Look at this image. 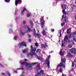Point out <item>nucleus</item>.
<instances>
[{"label":"nucleus","mask_w":76,"mask_h":76,"mask_svg":"<svg viewBox=\"0 0 76 76\" xmlns=\"http://www.w3.org/2000/svg\"><path fill=\"white\" fill-rule=\"evenodd\" d=\"M31 49L32 50L30 52V54H27V57H29V56H30L31 57H32L33 55H34L35 56L37 57L39 60L42 62L43 59H42V58L41 57L42 56V55L40 53L41 49H38L37 50V53H39V57H38V55H37V54L35 53V51H36V48H35L34 49L33 47H32V46H31Z\"/></svg>","instance_id":"nucleus-1"},{"label":"nucleus","mask_w":76,"mask_h":76,"mask_svg":"<svg viewBox=\"0 0 76 76\" xmlns=\"http://www.w3.org/2000/svg\"><path fill=\"white\" fill-rule=\"evenodd\" d=\"M27 61V59H25L24 61L22 62L21 63V64L23 66L25 64L26 66V67L27 70H31L32 69V66L33 65H35L36 64H38V62H35L32 63H28L26 62L25 61Z\"/></svg>","instance_id":"nucleus-2"},{"label":"nucleus","mask_w":76,"mask_h":76,"mask_svg":"<svg viewBox=\"0 0 76 76\" xmlns=\"http://www.w3.org/2000/svg\"><path fill=\"white\" fill-rule=\"evenodd\" d=\"M66 44L67 43V42H69V40L68 36L66 35L65 36L64 41H62L61 46L64 47V46L65 45V43H66Z\"/></svg>","instance_id":"nucleus-3"},{"label":"nucleus","mask_w":76,"mask_h":76,"mask_svg":"<svg viewBox=\"0 0 76 76\" xmlns=\"http://www.w3.org/2000/svg\"><path fill=\"white\" fill-rule=\"evenodd\" d=\"M50 58H51V55H49L48 57V59L46 60L45 62V64H47V66L48 68L50 67V61H49V60H50Z\"/></svg>","instance_id":"nucleus-4"},{"label":"nucleus","mask_w":76,"mask_h":76,"mask_svg":"<svg viewBox=\"0 0 76 76\" xmlns=\"http://www.w3.org/2000/svg\"><path fill=\"white\" fill-rule=\"evenodd\" d=\"M44 16L41 17V18H40V22L41 24L42 28H43L44 27V22L45 21L44 20Z\"/></svg>","instance_id":"nucleus-5"},{"label":"nucleus","mask_w":76,"mask_h":76,"mask_svg":"<svg viewBox=\"0 0 76 76\" xmlns=\"http://www.w3.org/2000/svg\"><path fill=\"white\" fill-rule=\"evenodd\" d=\"M63 64L62 63H61L60 64H59L57 66V68H60L59 71V72H60V73L63 72V69L61 68V67L63 66Z\"/></svg>","instance_id":"nucleus-6"},{"label":"nucleus","mask_w":76,"mask_h":76,"mask_svg":"<svg viewBox=\"0 0 76 76\" xmlns=\"http://www.w3.org/2000/svg\"><path fill=\"white\" fill-rule=\"evenodd\" d=\"M23 46L26 47V43L25 42H22L20 43L18 45L19 48H22Z\"/></svg>","instance_id":"nucleus-7"},{"label":"nucleus","mask_w":76,"mask_h":76,"mask_svg":"<svg viewBox=\"0 0 76 76\" xmlns=\"http://www.w3.org/2000/svg\"><path fill=\"white\" fill-rule=\"evenodd\" d=\"M34 32L33 35H34V37H37V36H38V38H40V37H41V35L40 34L36 33V31H35V28H34Z\"/></svg>","instance_id":"nucleus-8"},{"label":"nucleus","mask_w":76,"mask_h":76,"mask_svg":"<svg viewBox=\"0 0 76 76\" xmlns=\"http://www.w3.org/2000/svg\"><path fill=\"white\" fill-rule=\"evenodd\" d=\"M61 61L64 63L63 67L64 69H65L66 68V65H65L66 64V59L64 58H61Z\"/></svg>","instance_id":"nucleus-9"},{"label":"nucleus","mask_w":76,"mask_h":76,"mask_svg":"<svg viewBox=\"0 0 76 76\" xmlns=\"http://www.w3.org/2000/svg\"><path fill=\"white\" fill-rule=\"evenodd\" d=\"M22 3V0H15V5L16 6H17L18 4L19 3L20 4Z\"/></svg>","instance_id":"nucleus-10"},{"label":"nucleus","mask_w":76,"mask_h":76,"mask_svg":"<svg viewBox=\"0 0 76 76\" xmlns=\"http://www.w3.org/2000/svg\"><path fill=\"white\" fill-rule=\"evenodd\" d=\"M48 45L46 43H45L44 44H41V48H45L46 47H48Z\"/></svg>","instance_id":"nucleus-11"},{"label":"nucleus","mask_w":76,"mask_h":76,"mask_svg":"<svg viewBox=\"0 0 76 76\" xmlns=\"http://www.w3.org/2000/svg\"><path fill=\"white\" fill-rule=\"evenodd\" d=\"M74 7H75V5L72 4L70 10V11L71 12H72L74 10Z\"/></svg>","instance_id":"nucleus-12"},{"label":"nucleus","mask_w":76,"mask_h":76,"mask_svg":"<svg viewBox=\"0 0 76 76\" xmlns=\"http://www.w3.org/2000/svg\"><path fill=\"white\" fill-rule=\"evenodd\" d=\"M25 34V33L23 32L22 30H20V34L19 35L20 37H22L23 35H24Z\"/></svg>","instance_id":"nucleus-13"},{"label":"nucleus","mask_w":76,"mask_h":76,"mask_svg":"<svg viewBox=\"0 0 76 76\" xmlns=\"http://www.w3.org/2000/svg\"><path fill=\"white\" fill-rule=\"evenodd\" d=\"M70 51L72 53H76V50L75 48H73L70 50Z\"/></svg>","instance_id":"nucleus-14"},{"label":"nucleus","mask_w":76,"mask_h":76,"mask_svg":"<svg viewBox=\"0 0 76 76\" xmlns=\"http://www.w3.org/2000/svg\"><path fill=\"white\" fill-rule=\"evenodd\" d=\"M64 53H65V51H63L62 50H61L60 53V55L61 56H63L64 54Z\"/></svg>","instance_id":"nucleus-15"},{"label":"nucleus","mask_w":76,"mask_h":76,"mask_svg":"<svg viewBox=\"0 0 76 76\" xmlns=\"http://www.w3.org/2000/svg\"><path fill=\"white\" fill-rule=\"evenodd\" d=\"M73 57V56L71 55L70 53H68L66 55V58H68V57Z\"/></svg>","instance_id":"nucleus-16"},{"label":"nucleus","mask_w":76,"mask_h":76,"mask_svg":"<svg viewBox=\"0 0 76 76\" xmlns=\"http://www.w3.org/2000/svg\"><path fill=\"white\" fill-rule=\"evenodd\" d=\"M40 69V64H39L38 66H36V67L35 68V70H38V69Z\"/></svg>","instance_id":"nucleus-17"},{"label":"nucleus","mask_w":76,"mask_h":76,"mask_svg":"<svg viewBox=\"0 0 76 76\" xmlns=\"http://www.w3.org/2000/svg\"><path fill=\"white\" fill-rule=\"evenodd\" d=\"M28 48H26L22 50L23 53H26L28 52Z\"/></svg>","instance_id":"nucleus-18"},{"label":"nucleus","mask_w":76,"mask_h":76,"mask_svg":"<svg viewBox=\"0 0 76 76\" xmlns=\"http://www.w3.org/2000/svg\"><path fill=\"white\" fill-rule=\"evenodd\" d=\"M62 19H63V18H64V19L65 22H67V17H66V16L64 17V15H63L62 16Z\"/></svg>","instance_id":"nucleus-19"},{"label":"nucleus","mask_w":76,"mask_h":76,"mask_svg":"<svg viewBox=\"0 0 76 76\" xmlns=\"http://www.w3.org/2000/svg\"><path fill=\"white\" fill-rule=\"evenodd\" d=\"M64 7V9H67V5L65 4H64L63 5H62L61 6V7L62 9H63Z\"/></svg>","instance_id":"nucleus-20"},{"label":"nucleus","mask_w":76,"mask_h":76,"mask_svg":"<svg viewBox=\"0 0 76 76\" xmlns=\"http://www.w3.org/2000/svg\"><path fill=\"white\" fill-rule=\"evenodd\" d=\"M25 10H26V8H24L22 11H21V15H23V12H24Z\"/></svg>","instance_id":"nucleus-21"},{"label":"nucleus","mask_w":76,"mask_h":76,"mask_svg":"<svg viewBox=\"0 0 76 76\" xmlns=\"http://www.w3.org/2000/svg\"><path fill=\"white\" fill-rule=\"evenodd\" d=\"M40 73H41L42 76H45V75H44V70H41V71H40Z\"/></svg>","instance_id":"nucleus-22"},{"label":"nucleus","mask_w":76,"mask_h":76,"mask_svg":"<svg viewBox=\"0 0 76 76\" xmlns=\"http://www.w3.org/2000/svg\"><path fill=\"white\" fill-rule=\"evenodd\" d=\"M26 28H27V29H28L27 30V32H30V31H31V28H29V27H28V26H26Z\"/></svg>","instance_id":"nucleus-23"},{"label":"nucleus","mask_w":76,"mask_h":76,"mask_svg":"<svg viewBox=\"0 0 76 76\" xmlns=\"http://www.w3.org/2000/svg\"><path fill=\"white\" fill-rule=\"evenodd\" d=\"M42 34L43 35H46V31H45L44 29H43Z\"/></svg>","instance_id":"nucleus-24"},{"label":"nucleus","mask_w":76,"mask_h":76,"mask_svg":"<svg viewBox=\"0 0 76 76\" xmlns=\"http://www.w3.org/2000/svg\"><path fill=\"white\" fill-rule=\"evenodd\" d=\"M30 23L31 24V28H33V26H34V23H32V21H30Z\"/></svg>","instance_id":"nucleus-25"},{"label":"nucleus","mask_w":76,"mask_h":76,"mask_svg":"<svg viewBox=\"0 0 76 76\" xmlns=\"http://www.w3.org/2000/svg\"><path fill=\"white\" fill-rule=\"evenodd\" d=\"M71 29L72 28H69V29H67V34H70V32H69L71 30Z\"/></svg>","instance_id":"nucleus-26"},{"label":"nucleus","mask_w":76,"mask_h":76,"mask_svg":"<svg viewBox=\"0 0 76 76\" xmlns=\"http://www.w3.org/2000/svg\"><path fill=\"white\" fill-rule=\"evenodd\" d=\"M35 46L36 47H38L39 46V44L37 42H36L35 43Z\"/></svg>","instance_id":"nucleus-27"},{"label":"nucleus","mask_w":76,"mask_h":76,"mask_svg":"<svg viewBox=\"0 0 76 76\" xmlns=\"http://www.w3.org/2000/svg\"><path fill=\"white\" fill-rule=\"evenodd\" d=\"M69 38L68 37V39L69 40V42H70V40L69 39L71 38H72V34H69V35L68 36Z\"/></svg>","instance_id":"nucleus-28"},{"label":"nucleus","mask_w":76,"mask_h":76,"mask_svg":"<svg viewBox=\"0 0 76 76\" xmlns=\"http://www.w3.org/2000/svg\"><path fill=\"white\" fill-rule=\"evenodd\" d=\"M31 13H29L27 14V17H30L31 16Z\"/></svg>","instance_id":"nucleus-29"},{"label":"nucleus","mask_w":76,"mask_h":76,"mask_svg":"<svg viewBox=\"0 0 76 76\" xmlns=\"http://www.w3.org/2000/svg\"><path fill=\"white\" fill-rule=\"evenodd\" d=\"M10 1V0H4V1L5 3H9Z\"/></svg>","instance_id":"nucleus-30"},{"label":"nucleus","mask_w":76,"mask_h":76,"mask_svg":"<svg viewBox=\"0 0 76 76\" xmlns=\"http://www.w3.org/2000/svg\"><path fill=\"white\" fill-rule=\"evenodd\" d=\"M73 41H75L76 42V37H74L73 38Z\"/></svg>","instance_id":"nucleus-31"},{"label":"nucleus","mask_w":76,"mask_h":76,"mask_svg":"<svg viewBox=\"0 0 76 76\" xmlns=\"http://www.w3.org/2000/svg\"><path fill=\"white\" fill-rule=\"evenodd\" d=\"M68 47V48H72V45H69Z\"/></svg>","instance_id":"nucleus-32"},{"label":"nucleus","mask_w":76,"mask_h":76,"mask_svg":"<svg viewBox=\"0 0 76 76\" xmlns=\"http://www.w3.org/2000/svg\"><path fill=\"white\" fill-rule=\"evenodd\" d=\"M59 31H60L59 33H60V37H61V31H62L61 30H59Z\"/></svg>","instance_id":"nucleus-33"},{"label":"nucleus","mask_w":76,"mask_h":76,"mask_svg":"<svg viewBox=\"0 0 76 76\" xmlns=\"http://www.w3.org/2000/svg\"><path fill=\"white\" fill-rule=\"evenodd\" d=\"M6 73L7 74V75H8V76H10V73H9V72L7 71L6 72Z\"/></svg>","instance_id":"nucleus-34"},{"label":"nucleus","mask_w":76,"mask_h":76,"mask_svg":"<svg viewBox=\"0 0 76 76\" xmlns=\"http://www.w3.org/2000/svg\"><path fill=\"white\" fill-rule=\"evenodd\" d=\"M25 23H26V20H24L23 21V25H25Z\"/></svg>","instance_id":"nucleus-35"},{"label":"nucleus","mask_w":76,"mask_h":76,"mask_svg":"<svg viewBox=\"0 0 76 76\" xmlns=\"http://www.w3.org/2000/svg\"><path fill=\"white\" fill-rule=\"evenodd\" d=\"M65 25V23H61V26H64Z\"/></svg>","instance_id":"nucleus-36"},{"label":"nucleus","mask_w":76,"mask_h":76,"mask_svg":"<svg viewBox=\"0 0 76 76\" xmlns=\"http://www.w3.org/2000/svg\"><path fill=\"white\" fill-rule=\"evenodd\" d=\"M17 70H23V68H17Z\"/></svg>","instance_id":"nucleus-37"},{"label":"nucleus","mask_w":76,"mask_h":76,"mask_svg":"<svg viewBox=\"0 0 76 76\" xmlns=\"http://www.w3.org/2000/svg\"><path fill=\"white\" fill-rule=\"evenodd\" d=\"M9 31L10 32H10H13V31L12 30V29L11 28L9 29Z\"/></svg>","instance_id":"nucleus-38"},{"label":"nucleus","mask_w":76,"mask_h":76,"mask_svg":"<svg viewBox=\"0 0 76 76\" xmlns=\"http://www.w3.org/2000/svg\"><path fill=\"white\" fill-rule=\"evenodd\" d=\"M63 13L66 14V12H65V10L64 9L62 11Z\"/></svg>","instance_id":"nucleus-39"},{"label":"nucleus","mask_w":76,"mask_h":76,"mask_svg":"<svg viewBox=\"0 0 76 76\" xmlns=\"http://www.w3.org/2000/svg\"><path fill=\"white\" fill-rule=\"evenodd\" d=\"M17 39V37L15 36L14 37V40H16Z\"/></svg>","instance_id":"nucleus-40"},{"label":"nucleus","mask_w":76,"mask_h":76,"mask_svg":"<svg viewBox=\"0 0 76 76\" xmlns=\"http://www.w3.org/2000/svg\"><path fill=\"white\" fill-rule=\"evenodd\" d=\"M37 76H41V74L39 73H38L37 74Z\"/></svg>","instance_id":"nucleus-41"},{"label":"nucleus","mask_w":76,"mask_h":76,"mask_svg":"<svg viewBox=\"0 0 76 76\" xmlns=\"http://www.w3.org/2000/svg\"><path fill=\"white\" fill-rule=\"evenodd\" d=\"M53 6H56V3L55 2H54L53 3Z\"/></svg>","instance_id":"nucleus-42"},{"label":"nucleus","mask_w":76,"mask_h":76,"mask_svg":"<svg viewBox=\"0 0 76 76\" xmlns=\"http://www.w3.org/2000/svg\"><path fill=\"white\" fill-rule=\"evenodd\" d=\"M72 67H73L74 66V65H75V64L74 62H72Z\"/></svg>","instance_id":"nucleus-43"},{"label":"nucleus","mask_w":76,"mask_h":76,"mask_svg":"<svg viewBox=\"0 0 76 76\" xmlns=\"http://www.w3.org/2000/svg\"><path fill=\"white\" fill-rule=\"evenodd\" d=\"M1 75H2L3 76H4V75H5V73L3 72H2L1 73Z\"/></svg>","instance_id":"nucleus-44"},{"label":"nucleus","mask_w":76,"mask_h":76,"mask_svg":"<svg viewBox=\"0 0 76 76\" xmlns=\"http://www.w3.org/2000/svg\"><path fill=\"white\" fill-rule=\"evenodd\" d=\"M0 66H1V67H4V65H3L1 64H0Z\"/></svg>","instance_id":"nucleus-45"},{"label":"nucleus","mask_w":76,"mask_h":76,"mask_svg":"<svg viewBox=\"0 0 76 76\" xmlns=\"http://www.w3.org/2000/svg\"><path fill=\"white\" fill-rule=\"evenodd\" d=\"M18 19H19V18L18 17H16V18L15 19V20H16V21H18Z\"/></svg>","instance_id":"nucleus-46"},{"label":"nucleus","mask_w":76,"mask_h":76,"mask_svg":"<svg viewBox=\"0 0 76 76\" xmlns=\"http://www.w3.org/2000/svg\"><path fill=\"white\" fill-rule=\"evenodd\" d=\"M13 72L14 73H18V72H17V71H16L15 70H14L13 71Z\"/></svg>","instance_id":"nucleus-47"},{"label":"nucleus","mask_w":76,"mask_h":76,"mask_svg":"<svg viewBox=\"0 0 76 76\" xmlns=\"http://www.w3.org/2000/svg\"><path fill=\"white\" fill-rule=\"evenodd\" d=\"M47 27H45V31H47Z\"/></svg>","instance_id":"nucleus-48"},{"label":"nucleus","mask_w":76,"mask_h":76,"mask_svg":"<svg viewBox=\"0 0 76 76\" xmlns=\"http://www.w3.org/2000/svg\"><path fill=\"white\" fill-rule=\"evenodd\" d=\"M51 31L53 32L54 31V29H51Z\"/></svg>","instance_id":"nucleus-49"},{"label":"nucleus","mask_w":76,"mask_h":76,"mask_svg":"<svg viewBox=\"0 0 76 76\" xmlns=\"http://www.w3.org/2000/svg\"><path fill=\"white\" fill-rule=\"evenodd\" d=\"M69 76H73V75H72V74L69 73Z\"/></svg>","instance_id":"nucleus-50"},{"label":"nucleus","mask_w":76,"mask_h":76,"mask_svg":"<svg viewBox=\"0 0 76 76\" xmlns=\"http://www.w3.org/2000/svg\"><path fill=\"white\" fill-rule=\"evenodd\" d=\"M31 40L30 39H28V42H31Z\"/></svg>","instance_id":"nucleus-51"},{"label":"nucleus","mask_w":76,"mask_h":76,"mask_svg":"<svg viewBox=\"0 0 76 76\" xmlns=\"http://www.w3.org/2000/svg\"><path fill=\"white\" fill-rule=\"evenodd\" d=\"M53 51H50V53H53Z\"/></svg>","instance_id":"nucleus-52"},{"label":"nucleus","mask_w":76,"mask_h":76,"mask_svg":"<svg viewBox=\"0 0 76 76\" xmlns=\"http://www.w3.org/2000/svg\"><path fill=\"white\" fill-rule=\"evenodd\" d=\"M62 31H63V32H64V29L63 28Z\"/></svg>","instance_id":"nucleus-53"},{"label":"nucleus","mask_w":76,"mask_h":76,"mask_svg":"<svg viewBox=\"0 0 76 76\" xmlns=\"http://www.w3.org/2000/svg\"><path fill=\"white\" fill-rule=\"evenodd\" d=\"M16 10H15V15H16Z\"/></svg>","instance_id":"nucleus-54"},{"label":"nucleus","mask_w":76,"mask_h":76,"mask_svg":"<svg viewBox=\"0 0 76 76\" xmlns=\"http://www.w3.org/2000/svg\"><path fill=\"white\" fill-rule=\"evenodd\" d=\"M74 69L73 68H72V69H71V71H73Z\"/></svg>","instance_id":"nucleus-55"},{"label":"nucleus","mask_w":76,"mask_h":76,"mask_svg":"<svg viewBox=\"0 0 76 76\" xmlns=\"http://www.w3.org/2000/svg\"><path fill=\"white\" fill-rule=\"evenodd\" d=\"M62 76H66V75L64 74H62Z\"/></svg>","instance_id":"nucleus-56"},{"label":"nucleus","mask_w":76,"mask_h":76,"mask_svg":"<svg viewBox=\"0 0 76 76\" xmlns=\"http://www.w3.org/2000/svg\"><path fill=\"white\" fill-rule=\"evenodd\" d=\"M74 34L75 35H76V31H75V32L74 33Z\"/></svg>","instance_id":"nucleus-57"},{"label":"nucleus","mask_w":76,"mask_h":76,"mask_svg":"<svg viewBox=\"0 0 76 76\" xmlns=\"http://www.w3.org/2000/svg\"><path fill=\"white\" fill-rule=\"evenodd\" d=\"M75 19H76V15H75Z\"/></svg>","instance_id":"nucleus-58"},{"label":"nucleus","mask_w":76,"mask_h":76,"mask_svg":"<svg viewBox=\"0 0 76 76\" xmlns=\"http://www.w3.org/2000/svg\"><path fill=\"white\" fill-rule=\"evenodd\" d=\"M37 31H38V32H39V30H38Z\"/></svg>","instance_id":"nucleus-59"},{"label":"nucleus","mask_w":76,"mask_h":76,"mask_svg":"<svg viewBox=\"0 0 76 76\" xmlns=\"http://www.w3.org/2000/svg\"><path fill=\"white\" fill-rule=\"evenodd\" d=\"M58 0H56V1H58ZM64 1H66V0H63Z\"/></svg>","instance_id":"nucleus-60"},{"label":"nucleus","mask_w":76,"mask_h":76,"mask_svg":"<svg viewBox=\"0 0 76 76\" xmlns=\"http://www.w3.org/2000/svg\"><path fill=\"white\" fill-rule=\"evenodd\" d=\"M34 76H37V75H36Z\"/></svg>","instance_id":"nucleus-61"},{"label":"nucleus","mask_w":76,"mask_h":76,"mask_svg":"<svg viewBox=\"0 0 76 76\" xmlns=\"http://www.w3.org/2000/svg\"><path fill=\"white\" fill-rule=\"evenodd\" d=\"M75 4H76V1L75 2Z\"/></svg>","instance_id":"nucleus-62"},{"label":"nucleus","mask_w":76,"mask_h":76,"mask_svg":"<svg viewBox=\"0 0 76 76\" xmlns=\"http://www.w3.org/2000/svg\"><path fill=\"white\" fill-rule=\"evenodd\" d=\"M75 62V63L76 61H74V62Z\"/></svg>","instance_id":"nucleus-63"},{"label":"nucleus","mask_w":76,"mask_h":76,"mask_svg":"<svg viewBox=\"0 0 76 76\" xmlns=\"http://www.w3.org/2000/svg\"><path fill=\"white\" fill-rule=\"evenodd\" d=\"M74 23H73V24H74Z\"/></svg>","instance_id":"nucleus-64"}]
</instances>
